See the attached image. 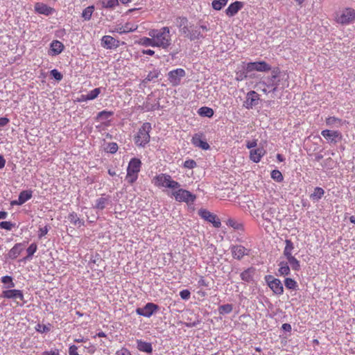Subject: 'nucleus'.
I'll list each match as a JSON object with an SVG mask.
<instances>
[{"label":"nucleus","instance_id":"f257e3e1","mask_svg":"<svg viewBox=\"0 0 355 355\" xmlns=\"http://www.w3.org/2000/svg\"><path fill=\"white\" fill-rule=\"evenodd\" d=\"M148 35L154 38L155 47L166 50L171 45V34L168 26H164L160 29H150Z\"/></svg>","mask_w":355,"mask_h":355},{"label":"nucleus","instance_id":"f03ea898","mask_svg":"<svg viewBox=\"0 0 355 355\" xmlns=\"http://www.w3.org/2000/svg\"><path fill=\"white\" fill-rule=\"evenodd\" d=\"M279 82V73L273 71L270 76L265 78L263 80L257 83L255 87L257 90L266 94L275 93L278 89Z\"/></svg>","mask_w":355,"mask_h":355},{"label":"nucleus","instance_id":"7ed1b4c3","mask_svg":"<svg viewBox=\"0 0 355 355\" xmlns=\"http://www.w3.org/2000/svg\"><path fill=\"white\" fill-rule=\"evenodd\" d=\"M153 184L158 187H165L171 189H176L180 187V184L172 179L170 175L160 173L154 177Z\"/></svg>","mask_w":355,"mask_h":355},{"label":"nucleus","instance_id":"20e7f679","mask_svg":"<svg viewBox=\"0 0 355 355\" xmlns=\"http://www.w3.org/2000/svg\"><path fill=\"white\" fill-rule=\"evenodd\" d=\"M141 162L137 158H132L129 162L127 168V175L125 180L130 183L133 184L138 178V173L140 171Z\"/></svg>","mask_w":355,"mask_h":355},{"label":"nucleus","instance_id":"39448f33","mask_svg":"<svg viewBox=\"0 0 355 355\" xmlns=\"http://www.w3.org/2000/svg\"><path fill=\"white\" fill-rule=\"evenodd\" d=\"M355 20V10L351 8H345L336 13L335 21L341 25H349Z\"/></svg>","mask_w":355,"mask_h":355},{"label":"nucleus","instance_id":"423d86ee","mask_svg":"<svg viewBox=\"0 0 355 355\" xmlns=\"http://www.w3.org/2000/svg\"><path fill=\"white\" fill-rule=\"evenodd\" d=\"M152 129L150 123H144L139 128L137 135L135 137V144L144 147L150 141V132Z\"/></svg>","mask_w":355,"mask_h":355},{"label":"nucleus","instance_id":"0eeeda50","mask_svg":"<svg viewBox=\"0 0 355 355\" xmlns=\"http://www.w3.org/2000/svg\"><path fill=\"white\" fill-rule=\"evenodd\" d=\"M176 189V191H174L172 193V195L175 198V200L178 202H184L187 203H192L195 201L196 197L190 191L180 188Z\"/></svg>","mask_w":355,"mask_h":355},{"label":"nucleus","instance_id":"6e6552de","mask_svg":"<svg viewBox=\"0 0 355 355\" xmlns=\"http://www.w3.org/2000/svg\"><path fill=\"white\" fill-rule=\"evenodd\" d=\"M186 76V72L183 69L178 68L170 71L168 73L167 78L172 86L176 87L180 85L182 79Z\"/></svg>","mask_w":355,"mask_h":355},{"label":"nucleus","instance_id":"1a4fd4ad","mask_svg":"<svg viewBox=\"0 0 355 355\" xmlns=\"http://www.w3.org/2000/svg\"><path fill=\"white\" fill-rule=\"evenodd\" d=\"M265 281L274 293L279 295L283 294L284 287L279 279L275 278L273 276L268 275L265 277Z\"/></svg>","mask_w":355,"mask_h":355},{"label":"nucleus","instance_id":"9d476101","mask_svg":"<svg viewBox=\"0 0 355 355\" xmlns=\"http://www.w3.org/2000/svg\"><path fill=\"white\" fill-rule=\"evenodd\" d=\"M270 69V67L264 61L248 62L245 66V77L248 76V73L253 71L264 72L268 71Z\"/></svg>","mask_w":355,"mask_h":355},{"label":"nucleus","instance_id":"9b49d317","mask_svg":"<svg viewBox=\"0 0 355 355\" xmlns=\"http://www.w3.org/2000/svg\"><path fill=\"white\" fill-rule=\"evenodd\" d=\"M158 309L159 306L157 304L148 302L144 307L136 309L135 311L139 315L150 318Z\"/></svg>","mask_w":355,"mask_h":355},{"label":"nucleus","instance_id":"f8f14e48","mask_svg":"<svg viewBox=\"0 0 355 355\" xmlns=\"http://www.w3.org/2000/svg\"><path fill=\"white\" fill-rule=\"evenodd\" d=\"M198 214L204 220L212 223L215 227H219L221 225L220 221L216 219V216L207 209H200Z\"/></svg>","mask_w":355,"mask_h":355},{"label":"nucleus","instance_id":"ddd939ff","mask_svg":"<svg viewBox=\"0 0 355 355\" xmlns=\"http://www.w3.org/2000/svg\"><path fill=\"white\" fill-rule=\"evenodd\" d=\"M259 95L254 91L248 92L246 99L243 103V106L246 109H252L258 104Z\"/></svg>","mask_w":355,"mask_h":355},{"label":"nucleus","instance_id":"4468645a","mask_svg":"<svg viewBox=\"0 0 355 355\" xmlns=\"http://www.w3.org/2000/svg\"><path fill=\"white\" fill-rule=\"evenodd\" d=\"M2 297L7 299L19 300L24 302V294L21 291L17 289H9L2 292Z\"/></svg>","mask_w":355,"mask_h":355},{"label":"nucleus","instance_id":"2eb2a0df","mask_svg":"<svg viewBox=\"0 0 355 355\" xmlns=\"http://www.w3.org/2000/svg\"><path fill=\"white\" fill-rule=\"evenodd\" d=\"M101 45L107 49H116L119 46V41L110 35H105L101 39Z\"/></svg>","mask_w":355,"mask_h":355},{"label":"nucleus","instance_id":"dca6fc26","mask_svg":"<svg viewBox=\"0 0 355 355\" xmlns=\"http://www.w3.org/2000/svg\"><path fill=\"white\" fill-rule=\"evenodd\" d=\"M232 257L238 260L241 259L245 255L249 254L250 250L242 245H232L230 248Z\"/></svg>","mask_w":355,"mask_h":355},{"label":"nucleus","instance_id":"f3484780","mask_svg":"<svg viewBox=\"0 0 355 355\" xmlns=\"http://www.w3.org/2000/svg\"><path fill=\"white\" fill-rule=\"evenodd\" d=\"M111 203V198L110 196L103 194L95 201L93 208L97 210H103Z\"/></svg>","mask_w":355,"mask_h":355},{"label":"nucleus","instance_id":"a211bd4d","mask_svg":"<svg viewBox=\"0 0 355 355\" xmlns=\"http://www.w3.org/2000/svg\"><path fill=\"white\" fill-rule=\"evenodd\" d=\"M191 143L196 147L202 150H208L210 148L209 144L203 138L202 134H195L191 139Z\"/></svg>","mask_w":355,"mask_h":355},{"label":"nucleus","instance_id":"6ab92c4d","mask_svg":"<svg viewBox=\"0 0 355 355\" xmlns=\"http://www.w3.org/2000/svg\"><path fill=\"white\" fill-rule=\"evenodd\" d=\"M321 135L326 139L329 140L332 143H336V139L338 138L340 139L342 138V135L340 132L338 130H324L321 132Z\"/></svg>","mask_w":355,"mask_h":355},{"label":"nucleus","instance_id":"aec40b11","mask_svg":"<svg viewBox=\"0 0 355 355\" xmlns=\"http://www.w3.org/2000/svg\"><path fill=\"white\" fill-rule=\"evenodd\" d=\"M243 6L242 2L235 1L231 3L225 10V14L228 17H233L243 8Z\"/></svg>","mask_w":355,"mask_h":355},{"label":"nucleus","instance_id":"412c9836","mask_svg":"<svg viewBox=\"0 0 355 355\" xmlns=\"http://www.w3.org/2000/svg\"><path fill=\"white\" fill-rule=\"evenodd\" d=\"M137 349L139 352L151 354L153 352V346L150 343L144 341L141 339L136 340Z\"/></svg>","mask_w":355,"mask_h":355},{"label":"nucleus","instance_id":"4be33fe9","mask_svg":"<svg viewBox=\"0 0 355 355\" xmlns=\"http://www.w3.org/2000/svg\"><path fill=\"white\" fill-rule=\"evenodd\" d=\"M32 197V192L29 191H21L18 197L17 200H14L12 202V205H21L31 199Z\"/></svg>","mask_w":355,"mask_h":355},{"label":"nucleus","instance_id":"5701e85b","mask_svg":"<svg viewBox=\"0 0 355 355\" xmlns=\"http://www.w3.org/2000/svg\"><path fill=\"white\" fill-rule=\"evenodd\" d=\"M35 10L37 12L46 16L51 15L53 11L52 8L42 3H35Z\"/></svg>","mask_w":355,"mask_h":355},{"label":"nucleus","instance_id":"b1692460","mask_svg":"<svg viewBox=\"0 0 355 355\" xmlns=\"http://www.w3.org/2000/svg\"><path fill=\"white\" fill-rule=\"evenodd\" d=\"M264 149L262 148H258L257 149H253L250 150V157L252 162L258 163L259 162H260L261 157L264 155Z\"/></svg>","mask_w":355,"mask_h":355},{"label":"nucleus","instance_id":"393cba45","mask_svg":"<svg viewBox=\"0 0 355 355\" xmlns=\"http://www.w3.org/2000/svg\"><path fill=\"white\" fill-rule=\"evenodd\" d=\"M24 250V245L22 243H16L8 252L10 259H15Z\"/></svg>","mask_w":355,"mask_h":355},{"label":"nucleus","instance_id":"a878e982","mask_svg":"<svg viewBox=\"0 0 355 355\" xmlns=\"http://www.w3.org/2000/svg\"><path fill=\"white\" fill-rule=\"evenodd\" d=\"M51 54L57 55L62 53L64 49L63 44L58 40H53L50 45Z\"/></svg>","mask_w":355,"mask_h":355},{"label":"nucleus","instance_id":"bb28decb","mask_svg":"<svg viewBox=\"0 0 355 355\" xmlns=\"http://www.w3.org/2000/svg\"><path fill=\"white\" fill-rule=\"evenodd\" d=\"M345 123V121L335 116H330L326 119V124L331 128H339Z\"/></svg>","mask_w":355,"mask_h":355},{"label":"nucleus","instance_id":"cd10ccee","mask_svg":"<svg viewBox=\"0 0 355 355\" xmlns=\"http://www.w3.org/2000/svg\"><path fill=\"white\" fill-rule=\"evenodd\" d=\"M254 273V269L253 268H249L241 272V278L244 282H250L252 280Z\"/></svg>","mask_w":355,"mask_h":355},{"label":"nucleus","instance_id":"c85d7f7f","mask_svg":"<svg viewBox=\"0 0 355 355\" xmlns=\"http://www.w3.org/2000/svg\"><path fill=\"white\" fill-rule=\"evenodd\" d=\"M68 220L70 223L77 227H81L84 225V221L80 219L76 213H70L68 216Z\"/></svg>","mask_w":355,"mask_h":355},{"label":"nucleus","instance_id":"c756f323","mask_svg":"<svg viewBox=\"0 0 355 355\" xmlns=\"http://www.w3.org/2000/svg\"><path fill=\"white\" fill-rule=\"evenodd\" d=\"M279 268L278 270V272L279 275L286 276L290 274L291 270L288 266V262L281 261L279 263Z\"/></svg>","mask_w":355,"mask_h":355},{"label":"nucleus","instance_id":"7c9ffc66","mask_svg":"<svg viewBox=\"0 0 355 355\" xmlns=\"http://www.w3.org/2000/svg\"><path fill=\"white\" fill-rule=\"evenodd\" d=\"M286 246L284 249V255L286 258L292 256V251L294 249V245L291 240L286 239L285 241Z\"/></svg>","mask_w":355,"mask_h":355},{"label":"nucleus","instance_id":"2f4dec72","mask_svg":"<svg viewBox=\"0 0 355 355\" xmlns=\"http://www.w3.org/2000/svg\"><path fill=\"white\" fill-rule=\"evenodd\" d=\"M324 194V191L321 187H315L313 193L311 194L310 198L313 200H319Z\"/></svg>","mask_w":355,"mask_h":355},{"label":"nucleus","instance_id":"473e14b6","mask_svg":"<svg viewBox=\"0 0 355 355\" xmlns=\"http://www.w3.org/2000/svg\"><path fill=\"white\" fill-rule=\"evenodd\" d=\"M154 42V38L153 37H143L139 40V44L144 46L155 47Z\"/></svg>","mask_w":355,"mask_h":355},{"label":"nucleus","instance_id":"72a5a7b5","mask_svg":"<svg viewBox=\"0 0 355 355\" xmlns=\"http://www.w3.org/2000/svg\"><path fill=\"white\" fill-rule=\"evenodd\" d=\"M101 3L103 8L113 9L119 5V0H101Z\"/></svg>","mask_w":355,"mask_h":355},{"label":"nucleus","instance_id":"f704fd0d","mask_svg":"<svg viewBox=\"0 0 355 355\" xmlns=\"http://www.w3.org/2000/svg\"><path fill=\"white\" fill-rule=\"evenodd\" d=\"M113 114L114 112L112 111L103 110L98 113L96 119L98 121L107 120Z\"/></svg>","mask_w":355,"mask_h":355},{"label":"nucleus","instance_id":"c9c22d12","mask_svg":"<svg viewBox=\"0 0 355 355\" xmlns=\"http://www.w3.org/2000/svg\"><path fill=\"white\" fill-rule=\"evenodd\" d=\"M37 250V245L36 243H31L29 247L27 248V256L24 257V260H31L32 259L33 255L35 254V252Z\"/></svg>","mask_w":355,"mask_h":355},{"label":"nucleus","instance_id":"e433bc0d","mask_svg":"<svg viewBox=\"0 0 355 355\" xmlns=\"http://www.w3.org/2000/svg\"><path fill=\"white\" fill-rule=\"evenodd\" d=\"M198 114L202 116L211 117L214 115V111L211 108L202 107L198 110Z\"/></svg>","mask_w":355,"mask_h":355},{"label":"nucleus","instance_id":"4c0bfd02","mask_svg":"<svg viewBox=\"0 0 355 355\" xmlns=\"http://www.w3.org/2000/svg\"><path fill=\"white\" fill-rule=\"evenodd\" d=\"M288 262L291 264L292 269L299 270L300 269V261L293 255L286 258Z\"/></svg>","mask_w":355,"mask_h":355},{"label":"nucleus","instance_id":"58836bf2","mask_svg":"<svg viewBox=\"0 0 355 355\" xmlns=\"http://www.w3.org/2000/svg\"><path fill=\"white\" fill-rule=\"evenodd\" d=\"M228 0H214L211 3L212 8L216 10H221L227 5Z\"/></svg>","mask_w":355,"mask_h":355},{"label":"nucleus","instance_id":"ea45409f","mask_svg":"<svg viewBox=\"0 0 355 355\" xmlns=\"http://www.w3.org/2000/svg\"><path fill=\"white\" fill-rule=\"evenodd\" d=\"M188 38H189L191 40H196L200 38H204V35L201 34L198 29L196 28L191 31Z\"/></svg>","mask_w":355,"mask_h":355},{"label":"nucleus","instance_id":"a19ab883","mask_svg":"<svg viewBox=\"0 0 355 355\" xmlns=\"http://www.w3.org/2000/svg\"><path fill=\"white\" fill-rule=\"evenodd\" d=\"M94 7L93 6H88L86 8H85L82 13V17L85 20H89L92 17V13L94 12Z\"/></svg>","mask_w":355,"mask_h":355},{"label":"nucleus","instance_id":"79ce46f5","mask_svg":"<svg viewBox=\"0 0 355 355\" xmlns=\"http://www.w3.org/2000/svg\"><path fill=\"white\" fill-rule=\"evenodd\" d=\"M233 307L230 304L221 305L218 307V312L220 314H228L232 311Z\"/></svg>","mask_w":355,"mask_h":355},{"label":"nucleus","instance_id":"37998d69","mask_svg":"<svg viewBox=\"0 0 355 355\" xmlns=\"http://www.w3.org/2000/svg\"><path fill=\"white\" fill-rule=\"evenodd\" d=\"M100 93H101V88L98 87V88H95L94 89L89 91L86 95H87L89 101H92V100L96 99Z\"/></svg>","mask_w":355,"mask_h":355},{"label":"nucleus","instance_id":"c03bdc74","mask_svg":"<svg viewBox=\"0 0 355 355\" xmlns=\"http://www.w3.org/2000/svg\"><path fill=\"white\" fill-rule=\"evenodd\" d=\"M227 225L237 230H241L243 228V225L241 223L232 218L227 220Z\"/></svg>","mask_w":355,"mask_h":355},{"label":"nucleus","instance_id":"a18cd8bd","mask_svg":"<svg viewBox=\"0 0 355 355\" xmlns=\"http://www.w3.org/2000/svg\"><path fill=\"white\" fill-rule=\"evenodd\" d=\"M271 178L277 182H282L284 180V177L279 170H273L271 172Z\"/></svg>","mask_w":355,"mask_h":355},{"label":"nucleus","instance_id":"49530a36","mask_svg":"<svg viewBox=\"0 0 355 355\" xmlns=\"http://www.w3.org/2000/svg\"><path fill=\"white\" fill-rule=\"evenodd\" d=\"M175 24L179 29H181L188 24V19L185 17H178L176 18Z\"/></svg>","mask_w":355,"mask_h":355},{"label":"nucleus","instance_id":"de8ad7c7","mask_svg":"<svg viewBox=\"0 0 355 355\" xmlns=\"http://www.w3.org/2000/svg\"><path fill=\"white\" fill-rule=\"evenodd\" d=\"M123 27L125 28V33L133 32L136 31L138 28L137 24L132 23V22H127L123 25Z\"/></svg>","mask_w":355,"mask_h":355},{"label":"nucleus","instance_id":"09e8293b","mask_svg":"<svg viewBox=\"0 0 355 355\" xmlns=\"http://www.w3.org/2000/svg\"><path fill=\"white\" fill-rule=\"evenodd\" d=\"M284 284L288 289H295L297 287V282L291 278H286Z\"/></svg>","mask_w":355,"mask_h":355},{"label":"nucleus","instance_id":"8fccbe9b","mask_svg":"<svg viewBox=\"0 0 355 355\" xmlns=\"http://www.w3.org/2000/svg\"><path fill=\"white\" fill-rule=\"evenodd\" d=\"M15 226V223L10 221H2L0 222V228L6 230H11Z\"/></svg>","mask_w":355,"mask_h":355},{"label":"nucleus","instance_id":"3c124183","mask_svg":"<svg viewBox=\"0 0 355 355\" xmlns=\"http://www.w3.org/2000/svg\"><path fill=\"white\" fill-rule=\"evenodd\" d=\"M1 282L3 284H8V288H12L15 286V284L12 281V278L10 276H3L1 277Z\"/></svg>","mask_w":355,"mask_h":355},{"label":"nucleus","instance_id":"603ef678","mask_svg":"<svg viewBox=\"0 0 355 355\" xmlns=\"http://www.w3.org/2000/svg\"><path fill=\"white\" fill-rule=\"evenodd\" d=\"M35 330L40 333H45L50 331V327L43 324H37Z\"/></svg>","mask_w":355,"mask_h":355},{"label":"nucleus","instance_id":"864d4df0","mask_svg":"<svg viewBox=\"0 0 355 355\" xmlns=\"http://www.w3.org/2000/svg\"><path fill=\"white\" fill-rule=\"evenodd\" d=\"M159 71H157V70H154L153 71H150L148 73V74L147 75L146 79L148 80V81H152V80H154L155 79H157L159 76Z\"/></svg>","mask_w":355,"mask_h":355},{"label":"nucleus","instance_id":"5fc2aeb1","mask_svg":"<svg viewBox=\"0 0 355 355\" xmlns=\"http://www.w3.org/2000/svg\"><path fill=\"white\" fill-rule=\"evenodd\" d=\"M106 149H107V152H109L112 154H114L118 150V145L114 142L110 143V144H108Z\"/></svg>","mask_w":355,"mask_h":355},{"label":"nucleus","instance_id":"6e6d98bb","mask_svg":"<svg viewBox=\"0 0 355 355\" xmlns=\"http://www.w3.org/2000/svg\"><path fill=\"white\" fill-rule=\"evenodd\" d=\"M51 75L58 81H60L63 76L62 74L59 72L57 69H53L50 71Z\"/></svg>","mask_w":355,"mask_h":355},{"label":"nucleus","instance_id":"4d7b16f0","mask_svg":"<svg viewBox=\"0 0 355 355\" xmlns=\"http://www.w3.org/2000/svg\"><path fill=\"white\" fill-rule=\"evenodd\" d=\"M184 166L191 169L196 166V162L193 159H187L184 162Z\"/></svg>","mask_w":355,"mask_h":355},{"label":"nucleus","instance_id":"13d9d810","mask_svg":"<svg viewBox=\"0 0 355 355\" xmlns=\"http://www.w3.org/2000/svg\"><path fill=\"white\" fill-rule=\"evenodd\" d=\"M180 296L182 300H189L191 297V293L189 290L184 289L180 292Z\"/></svg>","mask_w":355,"mask_h":355},{"label":"nucleus","instance_id":"bf43d9fd","mask_svg":"<svg viewBox=\"0 0 355 355\" xmlns=\"http://www.w3.org/2000/svg\"><path fill=\"white\" fill-rule=\"evenodd\" d=\"M209 285V282H207L203 277H200L198 281V286L199 287H208Z\"/></svg>","mask_w":355,"mask_h":355},{"label":"nucleus","instance_id":"052dcab7","mask_svg":"<svg viewBox=\"0 0 355 355\" xmlns=\"http://www.w3.org/2000/svg\"><path fill=\"white\" fill-rule=\"evenodd\" d=\"M78 347L76 345H71L69 348V355H79L78 352Z\"/></svg>","mask_w":355,"mask_h":355},{"label":"nucleus","instance_id":"680f3d73","mask_svg":"<svg viewBox=\"0 0 355 355\" xmlns=\"http://www.w3.org/2000/svg\"><path fill=\"white\" fill-rule=\"evenodd\" d=\"M117 355H132L131 352L126 348H121L116 352Z\"/></svg>","mask_w":355,"mask_h":355},{"label":"nucleus","instance_id":"e2e57ef3","mask_svg":"<svg viewBox=\"0 0 355 355\" xmlns=\"http://www.w3.org/2000/svg\"><path fill=\"white\" fill-rule=\"evenodd\" d=\"M48 231L49 230L46 226L44 227L40 228L38 233L39 238H42V236H45L47 234Z\"/></svg>","mask_w":355,"mask_h":355},{"label":"nucleus","instance_id":"0e129e2a","mask_svg":"<svg viewBox=\"0 0 355 355\" xmlns=\"http://www.w3.org/2000/svg\"><path fill=\"white\" fill-rule=\"evenodd\" d=\"M180 31L187 37H189V34L191 32V31L188 28V24L182 28L181 29H180Z\"/></svg>","mask_w":355,"mask_h":355},{"label":"nucleus","instance_id":"69168bd1","mask_svg":"<svg viewBox=\"0 0 355 355\" xmlns=\"http://www.w3.org/2000/svg\"><path fill=\"white\" fill-rule=\"evenodd\" d=\"M112 32H116V33H118L119 34L125 33V28H124L123 26H116L114 30L112 31Z\"/></svg>","mask_w":355,"mask_h":355},{"label":"nucleus","instance_id":"338daca9","mask_svg":"<svg viewBox=\"0 0 355 355\" xmlns=\"http://www.w3.org/2000/svg\"><path fill=\"white\" fill-rule=\"evenodd\" d=\"M10 120L7 117H1L0 118V127H3L9 123Z\"/></svg>","mask_w":355,"mask_h":355},{"label":"nucleus","instance_id":"774afa93","mask_svg":"<svg viewBox=\"0 0 355 355\" xmlns=\"http://www.w3.org/2000/svg\"><path fill=\"white\" fill-rule=\"evenodd\" d=\"M257 145V141L256 140H253V141H248L247 144H246V147L248 149H251L252 148L256 147Z\"/></svg>","mask_w":355,"mask_h":355}]
</instances>
